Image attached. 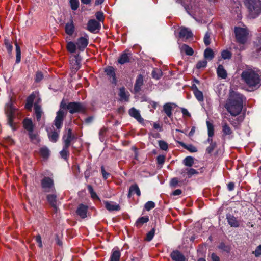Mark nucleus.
I'll return each mask as SVG.
<instances>
[{"mask_svg":"<svg viewBox=\"0 0 261 261\" xmlns=\"http://www.w3.org/2000/svg\"><path fill=\"white\" fill-rule=\"evenodd\" d=\"M39 153L40 155L45 159H47L50 155L49 150L45 146L40 148Z\"/></svg>","mask_w":261,"mask_h":261,"instance_id":"nucleus-29","label":"nucleus"},{"mask_svg":"<svg viewBox=\"0 0 261 261\" xmlns=\"http://www.w3.org/2000/svg\"><path fill=\"white\" fill-rule=\"evenodd\" d=\"M49 138L52 142H56L58 139L59 134L57 132L54 131L51 135H49Z\"/></svg>","mask_w":261,"mask_h":261,"instance_id":"nucleus-52","label":"nucleus"},{"mask_svg":"<svg viewBox=\"0 0 261 261\" xmlns=\"http://www.w3.org/2000/svg\"><path fill=\"white\" fill-rule=\"evenodd\" d=\"M217 73L218 76L221 79H225L227 77V72L222 65L218 66Z\"/></svg>","mask_w":261,"mask_h":261,"instance_id":"nucleus-24","label":"nucleus"},{"mask_svg":"<svg viewBox=\"0 0 261 261\" xmlns=\"http://www.w3.org/2000/svg\"><path fill=\"white\" fill-rule=\"evenodd\" d=\"M178 143L185 149L188 150L191 152H196L197 151V148L192 144L186 145L182 142H178Z\"/></svg>","mask_w":261,"mask_h":261,"instance_id":"nucleus-30","label":"nucleus"},{"mask_svg":"<svg viewBox=\"0 0 261 261\" xmlns=\"http://www.w3.org/2000/svg\"><path fill=\"white\" fill-rule=\"evenodd\" d=\"M155 207V203L151 201H148L145 204L144 207L146 210L149 211L151 209Z\"/></svg>","mask_w":261,"mask_h":261,"instance_id":"nucleus-54","label":"nucleus"},{"mask_svg":"<svg viewBox=\"0 0 261 261\" xmlns=\"http://www.w3.org/2000/svg\"><path fill=\"white\" fill-rule=\"evenodd\" d=\"M100 28V23L94 19L90 20L87 23V29L91 32H94Z\"/></svg>","mask_w":261,"mask_h":261,"instance_id":"nucleus-11","label":"nucleus"},{"mask_svg":"<svg viewBox=\"0 0 261 261\" xmlns=\"http://www.w3.org/2000/svg\"><path fill=\"white\" fill-rule=\"evenodd\" d=\"M34 96H33V95H31L28 97L27 100V102L25 106V107L27 109H28V110L31 109V108L33 105V102L34 101Z\"/></svg>","mask_w":261,"mask_h":261,"instance_id":"nucleus-44","label":"nucleus"},{"mask_svg":"<svg viewBox=\"0 0 261 261\" xmlns=\"http://www.w3.org/2000/svg\"><path fill=\"white\" fill-rule=\"evenodd\" d=\"M216 147V143H211L210 146L206 148V151L208 153H211L214 149Z\"/></svg>","mask_w":261,"mask_h":261,"instance_id":"nucleus-58","label":"nucleus"},{"mask_svg":"<svg viewBox=\"0 0 261 261\" xmlns=\"http://www.w3.org/2000/svg\"><path fill=\"white\" fill-rule=\"evenodd\" d=\"M101 173L102 177L105 179H107L110 175V174L107 172L103 166L101 167Z\"/></svg>","mask_w":261,"mask_h":261,"instance_id":"nucleus-59","label":"nucleus"},{"mask_svg":"<svg viewBox=\"0 0 261 261\" xmlns=\"http://www.w3.org/2000/svg\"><path fill=\"white\" fill-rule=\"evenodd\" d=\"M152 76L154 79H159L162 76V72L160 70H153L152 72Z\"/></svg>","mask_w":261,"mask_h":261,"instance_id":"nucleus-49","label":"nucleus"},{"mask_svg":"<svg viewBox=\"0 0 261 261\" xmlns=\"http://www.w3.org/2000/svg\"><path fill=\"white\" fill-rule=\"evenodd\" d=\"M221 56L224 59H229L231 57L232 54L227 50H224L222 52Z\"/></svg>","mask_w":261,"mask_h":261,"instance_id":"nucleus-53","label":"nucleus"},{"mask_svg":"<svg viewBox=\"0 0 261 261\" xmlns=\"http://www.w3.org/2000/svg\"><path fill=\"white\" fill-rule=\"evenodd\" d=\"M68 148H66V147L64 146L63 150L60 152L61 157L66 160H67L69 155Z\"/></svg>","mask_w":261,"mask_h":261,"instance_id":"nucleus-45","label":"nucleus"},{"mask_svg":"<svg viewBox=\"0 0 261 261\" xmlns=\"http://www.w3.org/2000/svg\"><path fill=\"white\" fill-rule=\"evenodd\" d=\"M207 65V61L205 60H203L202 61H199L196 64V68L197 69H200L202 68H204L206 67Z\"/></svg>","mask_w":261,"mask_h":261,"instance_id":"nucleus-55","label":"nucleus"},{"mask_svg":"<svg viewBox=\"0 0 261 261\" xmlns=\"http://www.w3.org/2000/svg\"><path fill=\"white\" fill-rule=\"evenodd\" d=\"M43 78V74L41 72H37L36 73L35 82H39Z\"/></svg>","mask_w":261,"mask_h":261,"instance_id":"nucleus-61","label":"nucleus"},{"mask_svg":"<svg viewBox=\"0 0 261 261\" xmlns=\"http://www.w3.org/2000/svg\"><path fill=\"white\" fill-rule=\"evenodd\" d=\"M225 118H226L232 125H233L234 127H236L238 124H240L243 121L244 117L240 116L237 117L236 120H233L232 118H228L225 116Z\"/></svg>","mask_w":261,"mask_h":261,"instance_id":"nucleus-27","label":"nucleus"},{"mask_svg":"<svg viewBox=\"0 0 261 261\" xmlns=\"http://www.w3.org/2000/svg\"><path fill=\"white\" fill-rule=\"evenodd\" d=\"M194 94L198 101H202L203 100V95L201 91L199 90H196L194 91Z\"/></svg>","mask_w":261,"mask_h":261,"instance_id":"nucleus-47","label":"nucleus"},{"mask_svg":"<svg viewBox=\"0 0 261 261\" xmlns=\"http://www.w3.org/2000/svg\"><path fill=\"white\" fill-rule=\"evenodd\" d=\"M47 199L50 205L56 210L57 209V197L54 194H49L47 196Z\"/></svg>","mask_w":261,"mask_h":261,"instance_id":"nucleus-23","label":"nucleus"},{"mask_svg":"<svg viewBox=\"0 0 261 261\" xmlns=\"http://www.w3.org/2000/svg\"><path fill=\"white\" fill-rule=\"evenodd\" d=\"M165 157L164 155H159L157 157L158 163L160 165H163L165 162Z\"/></svg>","mask_w":261,"mask_h":261,"instance_id":"nucleus-62","label":"nucleus"},{"mask_svg":"<svg viewBox=\"0 0 261 261\" xmlns=\"http://www.w3.org/2000/svg\"><path fill=\"white\" fill-rule=\"evenodd\" d=\"M222 136L223 138L225 137L226 136H229V138H231L233 135V130L227 123L225 120H223L222 122Z\"/></svg>","mask_w":261,"mask_h":261,"instance_id":"nucleus-9","label":"nucleus"},{"mask_svg":"<svg viewBox=\"0 0 261 261\" xmlns=\"http://www.w3.org/2000/svg\"><path fill=\"white\" fill-rule=\"evenodd\" d=\"M60 109L57 113V116L54 121V124L57 129L61 128L64 118L67 114L66 109H67V105L62 100L60 103Z\"/></svg>","mask_w":261,"mask_h":261,"instance_id":"nucleus-4","label":"nucleus"},{"mask_svg":"<svg viewBox=\"0 0 261 261\" xmlns=\"http://www.w3.org/2000/svg\"><path fill=\"white\" fill-rule=\"evenodd\" d=\"M15 111L16 109L13 107L11 100L6 106L5 113L7 116L8 124L13 130H15L17 129L16 123L13 122V119L15 118Z\"/></svg>","mask_w":261,"mask_h":261,"instance_id":"nucleus-5","label":"nucleus"},{"mask_svg":"<svg viewBox=\"0 0 261 261\" xmlns=\"http://www.w3.org/2000/svg\"><path fill=\"white\" fill-rule=\"evenodd\" d=\"M204 58L208 60H212L214 57V53L210 48H207L204 53Z\"/></svg>","mask_w":261,"mask_h":261,"instance_id":"nucleus-34","label":"nucleus"},{"mask_svg":"<svg viewBox=\"0 0 261 261\" xmlns=\"http://www.w3.org/2000/svg\"><path fill=\"white\" fill-rule=\"evenodd\" d=\"M206 124L208 129V135L209 137H212L214 135V128L213 124L209 121L206 122Z\"/></svg>","mask_w":261,"mask_h":261,"instance_id":"nucleus-43","label":"nucleus"},{"mask_svg":"<svg viewBox=\"0 0 261 261\" xmlns=\"http://www.w3.org/2000/svg\"><path fill=\"white\" fill-rule=\"evenodd\" d=\"M184 165L187 167H191L194 164V158L192 156H187L183 161Z\"/></svg>","mask_w":261,"mask_h":261,"instance_id":"nucleus-36","label":"nucleus"},{"mask_svg":"<svg viewBox=\"0 0 261 261\" xmlns=\"http://www.w3.org/2000/svg\"><path fill=\"white\" fill-rule=\"evenodd\" d=\"M129 114L140 122L143 120L140 115L139 111L134 108H132L129 110Z\"/></svg>","mask_w":261,"mask_h":261,"instance_id":"nucleus-19","label":"nucleus"},{"mask_svg":"<svg viewBox=\"0 0 261 261\" xmlns=\"http://www.w3.org/2000/svg\"><path fill=\"white\" fill-rule=\"evenodd\" d=\"M87 206L81 204L79 205L76 213L81 218H85L87 217Z\"/></svg>","mask_w":261,"mask_h":261,"instance_id":"nucleus-13","label":"nucleus"},{"mask_svg":"<svg viewBox=\"0 0 261 261\" xmlns=\"http://www.w3.org/2000/svg\"><path fill=\"white\" fill-rule=\"evenodd\" d=\"M143 85V77L141 74H139L136 80L134 88L135 93H138L141 90V88Z\"/></svg>","mask_w":261,"mask_h":261,"instance_id":"nucleus-10","label":"nucleus"},{"mask_svg":"<svg viewBox=\"0 0 261 261\" xmlns=\"http://www.w3.org/2000/svg\"><path fill=\"white\" fill-rule=\"evenodd\" d=\"M76 44L77 46L78 49L81 51H83L88 45V40L85 38L81 37L77 39Z\"/></svg>","mask_w":261,"mask_h":261,"instance_id":"nucleus-14","label":"nucleus"},{"mask_svg":"<svg viewBox=\"0 0 261 261\" xmlns=\"http://www.w3.org/2000/svg\"><path fill=\"white\" fill-rule=\"evenodd\" d=\"M41 185L45 192H53L55 190L54 180L48 177H44L41 181Z\"/></svg>","mask_w":261,"mask_h":261,"instance_id":"nucleus-7","label":"nucleus"},{"mask_svg":"<svg viewBox=\"0 0 261 261\" xmlns=\"http://www.w3.org/2000/svg\"><path fill=\"white\" fill-rule=\"evenodd\" d=\"M218 247L219 249L227 253H229L231 250V246L228 245H226L223 242L220 243Z\"/></svg>","mask_w":261,"mask_h":261,"instance_id":"nucleus-38","label":"nucleus"},{"mask_svg":"<svg viewBox=\"0 0 261 261\" xmlns=\"http://www.w3.org/2000/svg\"><path fill=\"white\" fill-rule=\"evenodd\" d=\"M171 258L175 261H185L184 255L179 251H173L171 254Z\"/></svg>","mask_w":261,"mask_h":261,"instance_id":"nucleus-15","label":"nucleus"},{"mask_svg":"<svg viewBox=\"0 0 261 261\" xmlns=\"http://www.w3.org/2000/svg\"><path fill=\"white\" fill-rule=\"evenodd\" d=\"M245 100L246 98L242 94L233 91L230 93L225 108L232 116H238L241 113Z\"/></svg>","mask_w":261,"mask_h":261,"instance_id":"nucleus-1","label":"nucleus"},{"mask_svg":"<svg viewBox=\"0 0 261 261\" xmlns=\"http://www.w3.org/2000/svg\"><path fill=\"white\" fill-rule=\"evenodd\" d=\"M28 135L30 139V140L34 143H38L39 139L38 138V135L34 133L33 131H31L28 133Z\"/></svg>","mask_w":261,"mask_h":261,"instance_id":"nucleus-42","label":"nucleus"},{"mask_svg":"<svg viewBox=\"0 0 261 261\" xmlns=\"http://www.w3.org/2000/svg\"><path fill=\"white\" fill-rule=\"evenodd\" d=\"M210 36L211 34L208 32L206 33L205 34L204 37V42L206 46H208L210 44Z\"/></svg>","mask_w":261,"mask_h":261,"instance_id":"nucleus-57","label":"nucleus"},{"mask_svg":"<svg viewBox=\"0 0 261 261\" xmlns=\"http://www.w3.org/2000/svg\"><path fill=\"white\" fill-rule=\"evenodd\" d=\"M164 111H165L166 115L169 117L172 116V106L171 103H167L164 105Z\"/></svg>","mask_w":261,"mask_h":261,"instance_id":"nucleus-35","label":"nucleus"},{"mask_svg":"<svg viewBox=\"0 0 261 261\" xmlns=\"http://www.w3.org/2000/svg\"><path fill=\"white\" fill-rule=\"evenodd\" d=\"M136 193L137 196H140L141 195V192L139 188L138 185L136 184L132 185L129 189V192L128 194V197L130 198L132 195Z\"/></svg>","mask_w":261,"mask_h":261,"instance_id":"nucleus-21","label":"nucleus"},{"mask_svg":"<svg viewBox=\"0 0 261 261\" xmlns=\"http://www.w3.org/2000/svg\"><path fill=\"white\" fill-rule=\"evenodd\" d=\"M253 253L256 257H258L261 255V245L256 247L255 250L253 252Z\"/></svg>","mask_w":261,"mask_h":261,"instance_id":"nucleus-60","label":"nucleus"},{"mask_svg":"<svg viewBox=\"0 0 261 261\" xmlns=\"http://www.w3.org/2000/svg\"><path fill=\"white\" fill-rule=\"evenodd\" d=\"M106 208L109 211H119L120 206L118 204H115L113 202H105Z\"/></svg>","mask_w":261,"mask_h":261,"instance_id":"nucleus-25","label":"nucleus"},{"mask_svg":"<svg viewBox=\"0 0 261 261\" xmlns=\"http://www.w3.org/2000/svg\"><path fill=\"white\" fill-rule=\"evenodd\" d=\"M227 219L228 224L231 227H237L239 226V223L236 218L232 215H229L227 216Z\"/></svg>","mask_w":261,"mask_h":261,"instance_id":"nucleus-26","label":"nucleus"},{"mask_svg":"<svg viewBox=\"0 0 261 261\" xmlns=\"http://www.w3.org/2000/svg\"><path fill=\"white\" fill-rule=\"evenodd\" d=\"M154 233H155V229L154 228H153L149 232H148L147 233L146 237L145 238V240L147 241H150L152 239V238L154 235Z\"/></svg>","mask_w":261,"mask_h":261,"instance_id":"nucleus-51","label":"nucleus"},{"mask_svg":"<svg viewBox=\"0 0 261 261\" xmlns=\"http://www.w3.org/2000/svg\"><path fill=\"white\" fill-rule=\"evenodd\" d=\"M67 109L71 114H74L84 111L85 107L82 103L71 102L67 105Z\"/></svg>","mask_w":261,"mask_h":261,"instance_id":"nucleus-8","label":"nucleus"},{"mask_svg":"<svg viewBox=\"0 0 261 261\" xmlns=\"http://www.w3.org/2000/svg\"><path fill=\"white\" fill-rule=\"evenodd\" d=\"M96 17L99 21H102L103 20V14L101 12H97L96 13Z\"/></svg>","mask_w":261,"mask_h":261,"instance_id":"nucleus-64","label":"nucleus"},{"mask_svg":"<svg viewBox=\"0 0 261 261\" xmlns=\"http://www.w3.org/2000/svg\"><path fill=\"white\" fill-rule=\"evenodd\" d=\"M130 54L127 53L126 51H125L122 53L120 58H119L118 62L120 64H124L126 63H128L130 61Z\"/></svg>","mask_w":261,"mask_h":261,"instance_id":"nucleus-17","label":"nucleus"},{"mask_svg":"<svg viewBox=\"0 0 261 261\" xmlns=\"http://www.w3.org/2000/svg\"><path fill=\"white\" fill-rule=\"evenodd\" d=\"M105 72L107 75L109 76V79L112 83L116 84L117 80L115 69L113 67L110 66L105 69Z\"/></svg>","mask_w":261,"mask_h":261,"instance_id":"nucleus-12","label":"nucleus"},{"mask_svg":"<svg viewBox=\"0 0 261 261\" xmlns=\"http://www.w3.org/2000/svg\"><path fill=\"white\" fill-rule=\"evenodd\" d=\"M149 221L148 216H143L139 218L136 222V225L138 227H141L142 225Z\"/></svg>","mask_w":261,"mask_h":261,"instance_id":"nucleus-31","label":"nucleus"},{"mask_svg":"<svg viewBox=\"0 0 261 261\" xmlns=\"http://www.w3.org/2000/svg\"><path fill=\"white\" fill-rule=\"evenodd\" d=\"M4 43L8 53L9 54H11L13 49L12 41H10L9 40L7 39H5Z\"/></svg>","mask_w":261,"mask_h":261,"instance_id":"nucleus-37","label":"nucleus"},{"mask_svg":"<svg viewBox=\"0 0 261 261\" xmlns=\"http://www.w3.org/2000/svg\"><path fill=\"white\" fill-rule=\"evenodd\" d=\"M67 49L71 53H74L76 51V44L73 42H69L67 44Z\"/></svg>","mask_w":261,"mask_h":261,"instance_id":"nucleus-39","label":"nucleus"},{"mask_svg":"<svg viewBox=\"0 0 261 261\" xmlns=\"http://www.w3.org/2000/svg\"><path fill=\"white\" fill-rule=\"evenodd\" d=\"M159 145L160 148L163 150H166L168 149V144L164 141H163V140L159 141Z\"/></svg>","mask_w":261,"mask_h":261,"instance_id":"nucleus-56","label":"nucleus"},{"mask_svg":"<svg viewBox=\"0 0 261 261\" xmlns=\"http://www.w3.org/2000/svg\"><path fill=\"white\" fill-rule=\"evenodd\" d=\"M234 33L237 41L242 44H245L248 39L249 32L245 28L235 27Z\"/></svg>","mask_w":261,"mask_h":261,"instance_id":"nucleus-6","label":"nucleus"},{"mask_svg":"<svg viewBox=\"0 0 261 261\" xmlns=\"http://www.w3.org/2000/svg\"><path fill=\"white\" fill-rule=\"evenodd\" d=\"M241 79L252 89H256L261 86V73L248 68L243 71Z\"/></svg>","mask_w":261,"mask_h":261,"instance_id":"nucleus-2","label":"nucleus"},{"mask_svg":"<svg viewBox=\"0 0 261 261\" xmlns=\"http://www.w3.org/2000/svg\"><path fill=\"white\" fill-rule=\"evenodd\" d=\"M35 240H36V241L37 242V243L38 244V246L40 248H42L43 245H42V243L41 236L39 234L37 235L35 237Z\"/></svg>","mask_w":261,"mask_h":261,"instance_id":"nucleus-63","label":"nucleus"},{"mask_svg":"<svg viewBox=\"0 0 261 261\" xmlns=\"http://www.w3.org/2000/svg\"><path fill=\"white\" fill-rule=\"evenodd\" d=\"M186 171H187V175L188 178H190L192 175L197 174L198 172L193 168H186Z\"/></svg>","mask_w":261,"mask_h":261,"instance_id":"nucleus-46","label":"nucleus"},{"mask_svg":"<svg viewBox=\"0 0 261 261\" xmlns=\"http://www.w3.org/2000/svg\"><path fill=\"white\" fill-rule=\"evenodd\" d=\"M244 4L248 9L249 18H255L261 13L260 0H244Z\"/></svg>","mask_w":261,"mask_h":261,"instance_id":"nucleus-3","label":"nucleus"},{"mask_svg":"<svg viewBox=\"0 0 261 261\" xmlns=\"http://www.w3.org/2000/svg\"><path fill=\"white\" fill-rule=\"evenodd\" d=\"M88 190L91 195V197L94 199H98V197L96 194V193L94 191L91 185H88L87 186Z\"/></svg>","mask_w":261,"mask_h":261,"instance_id":"nucleus-48","label":"nucleus"},{"mask_svg":"<svg viewBox=\"0 0 261 261\" xmlns=\"http://www.w3.org/2000/svg\"><path fill=\"white\" fill-rule=\"evenodd\" d=\"M74 138V136L72 135L71 129L69 128L68 129L66 138L64 139V146L66 147V148H69L71 142Z\"/></svg>","mask_w":261,"mask_h":261,"instance_id":"nucleus-18","label":"nucleus"},{"mask_svg":"<svg viewBox=\"0 0 261 261\" xmlns=\"http://www.w3.org/2000/svg\"><path fill=\"white\" fill-rule=\"evenodd\" d=\"M119 96L121 100H124L127 101L128 100V95L125 92V88L124 87L120 88Z\"/></svg>","mask_w":261,"mask_h":261,"instance_id":"nucleus-32","label":"nucleus"},{"mask_svg":"<svg viewBox=\"0 0 261 261\" xmlns=\"http://www.w3.org/2000/svg\"><path fill=\"white\" fill-rule=\"evenodd\" d=\"M24 128L29 132L33 131L34 125L32 121L29 118H25L23 121Z\"/></svg>","mask_w":261,"mask_h":261,"instance_id":"nucleus-22","label":"nucleus"},{"mask_svg":"<svg viewBox=\"0 0 261 261\" xmlns=\"http://www.w3.org/2000/svg\"><path fill=\"white\" fill-rule=\"evenodd\" d=\"M15 46H16V63H18L20 62V60H21V49H20V46L17 44V43H15Z\"/></svg>","mask_w":261,"mask_h":261,"instance_id":"nucleus-40","label":"nucleus"},{"mask_svg":"<svg viewBox=\"0 0 261 261\" xmlns=\"http://www.w3.org/2000/svg\"><path fill=\"white\" fill-rule=\"evenodd\" d=\"M71 8L73 10H76L79 7L78 0H70Z\"/></svg>","mask_w":261,"mask_h":261,"instance_id":"nucleus-50","label":"nucleus"},{"mask_svg":"<svg viewBox=\"0 0 261 261\" xmlns=\"http://www.w3.org/2000/svg\"><path fill=\"white\" fill-rule=\"evenodd\" d=\"M181 50L184 51L187 55L192 56L194 53L193 49L186 44L182 45L181 47Z\"/></svg>","mask_w":261,"mask_h":261,"instance_id":"nucleus-33","label":"nucleus"},{"mask_svg":"<svg viewBox=\"0 0 261 261\" xmlns=\"http://www.w3.org/2000/svg\"><path fill=\"white\" fill-rule=\"evenodd\" d=\"M193 36L192 32L186 28H182L179 32V37L181 38L188 39Z\"/></svg>","mask_w":261,"mask_h":261,"instance_id":"nucleus-16","label":"nucleus"},{"mask_svg":"<svg viewBox=\"0 0 261 261\" xmlns=\"http://www.w3.org/2000/svg\"><path fill=\"white\" fill-rule=\"evenodd\" d=\"M65 29L66 33L68 35L71 36L73 34L75 27L72 18L70 19V22H68L66 24Z\"/></svg>","mask_w":261,"mask_h":261,"instance_id":"nucleus-20","label":"nucleus"},{"mask_svg":"<svg viewBox=\"0 0 261 261\" xmlns=\"http://www.w3.org/2000/svg\"><path fill=\"white\" fill-rule=\"evenodd\" d=\"M34 109L37 121L39 122L41 119V115L43 113L41 107L37 104H35L34 106Z\"/></svg>","mask_w":261,"mask_h":261,"instance_id":"nucleus-28","label":"nucleus"},{"mask_svg":"<svg viewBox=\"0 0 261 261\" xmlns=\"http://www.w3.org/2000/svg\"><path fill=\"white\" fill-rule=\"evenodd\" d=\"M120 254L119 251H114L111 257V261H119Z\"/></svg>","mask_w":261,"mask_h":261,"instance_id":"nucleus-41","label":"nucleus"}]
</instances>
